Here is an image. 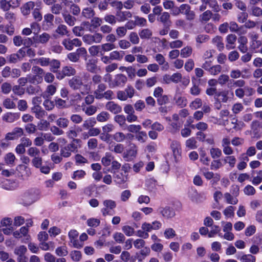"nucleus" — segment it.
Wrapping results in <instances>:
<instances>
[{
  "mask_svg": "<svg viewBox=\"0 0 262 262\" xmlns=\"http://www.w3.org/2000/svg\"><path fill=\"white\" fill-rule=\"evenodd\" d=\"M248 36L250 39V46L253 49H256L262 45V42L259 40V35L257 33L252 32L248 34Z\"/></svg>",
  "mask_w": 262,
  "mask_h": 262,
  "instance_id": "obj_9",
  "label": "nucleus"
},
{
  "mask_svg": "<svg viewBox=\"0 0 262 262\" xmlns=\"http://www.w3.org/2000/svg\"><path fill=\"white\" fill-rule=\"evenodd\" d=\"M35 6L34 3L33 2H29L26 3L21 8V12L24 15L29 14L30 10Z\"/></svg>",
  "mask_w": 262,
  "mask_h": 262,
  "instance_id": "obj_29",
  "label": "nucleus"
},
{
  "mask_svg": "<svg viewBox=\"0 0 262 262\" xmlns=\"http://www.w3.org/2000/svg\"><path fill=\"white\" fill-rule=\"evenodd\" d=\"M70 256L71 259L74 261H79L82 257L81 252L76 250L71 251Z\"/></svg>",
  "mask_w": 262,
  "mask_h": 262,
  "instance_id": "obj_59",
  "label": "nucleus"
},
{
  "mask_svg": "<svg viewBox=\"0 0 262 262\" xmlns=\"http://www.w3.org/2000/svg\"><path fill=\"white\" fill-rule=\"evenodd\" d=\"M127 136L133 137V135L131 134H127V135H125L123 133L118 132L113 135V138L117 142H122L126 139Z\"/></svg>",
  "mask_w": 262,
  "mask_h": 262,
  "instance_id": "obj_24",
  "label": "nucleus"
},
{
  "mask_svg": "<svg viewBox=\"0 0 262 262\" xmlns=\"http://www.w3.org/2000/svg\"><path fill=\"white\" fill-rule=\"evenodd\" d=\"M5 161L7 165L13 166L16 159L15 155L12 152L7 154L5 156Z\"/></svg>",
  "mask_w": 262,
  "mask_h": 262,
  "instance_id": "obj_42",
  "label": "nucleus"
},
{
  "mask_svg": "<svg viewBox=\"0 0 262 262\" xmlns=\"http://www.w3.org/2000/svg\"><path fill=\"white\" fill-rule=\"evenodd\" d=\"M164 236L167 239L173 238L176 235V231L171 228H166L164 232Z\"/></svg>",
  "mask_w": 262,
  "mask_h": 262,
  "instance_id": "obj_58",
  "label": "nucleus"
},
{
  "mask_svg": "<svg viewBox=\"0 0 262 262\" xmlns=\"http://www.w3.org/2000/svg\"><path fill=\"white\" fill-rule=\"evenodd\" d=\"M240 260L242 262H255V257L251 254H245L243 255Z\"/></svg>",
  "mask_w": 262,
  "mask_h": 262,
  "instance_id": "obj_64",
  "label": "nucleus"
},
{
  "mask_svg": "<svg viewBox=\"0 0 262 262\" xmlns=\"http://www.w3.org/2000/svg\"><path fill=\"white\" fill-rule=\"evenodd\" d=\"M81 140L80 139H74L70 143L61 147L60 155L64 158L70 157L72 152L76 153L78 148H80Z\"/></svg>",
  "mask_w": 262,
  "mask_h": 262,
  "instance_id": "obj_1",
  "label": "nucleus"
},
{
  "mask_svg": "<svg viewBox=\"0 0 262 262\" xmlns=\"http://www.w3.org/2000/svg\"><path fill=\"white\" fill-rule=\"evenodd\" d=\"M3 106L7 109L14 108L16 106L15 103L10 98H6L3 102Z\"/></svg>",
  "mask_w": 262,
  "mask_h": 262,
  "instance_id": "obj_63",
  "label": "nucleus"
},
{
  "mask_svg": "<svg viewBox=\"0 0 262 262\" xmlns=\"http://www.w3.org/2000/svg\"><path fill=\"white\" fill-rule=\"evenodd\" d=\"M108 149L116 154L122 153L124 149V146L121 144H116L113 142H110L108 146Z\"/></svg>",
  "mask_w": 262,
  "mask_h": 262,
  "instance_id": "obj_17",
  "label": "nucleus"
},
{
  "mask_svg": "<svg viewBox=\"0 0 262 262\" xmlns=\"http://www.w3.org/2000/svg\"><path fill=\"white\" fill-rule=\"evenodd\" d=\"M51 37V36L49 34L44 32L36 37H34L33 39L37 43L46 44L49 41Z\"/></svg>",
  "mask_w": 262,
  "mask_h": 262,
  "instance_id": "obj_18",
  "label": "nucleus"
},
{
  "mask_svg": "<svg viewBox=\"0 0 262 262\" xmlns=\"http://www.w3.org/2000/svg\"><path fill=\"white\" fill-rule=\"evenodd\" d=\"M113 159V156L110 153L107 152L105 157L102 158L101 162L104 166H108L111 164Z\"/></svg>",
  "mask_w": 262,
  "mask_h": 262,
  "instance_id": "obj_49",
  "label": "nucleus"
},
{
  "mask_svg": "<svg viewBox=\"0 0 262 262\" xmlns=\"http://www.w3.org/2000/svg\"><path fill=\"white\" fill-rule=\"evenodd\" d=\"M135 137L136 139L141 143H144L147 139V134L144 131H140Z\"/></svg>",
  "mask_w": 262,
  "mask_h": 262,
  "instance_id": "obj_61",
  "label": "nucleus"
},
{
  "mask_svg": "<svg viewBox=\"0 0 262 262\" xmlns=\"http://www.w3.org/2000/svg\"><path fill=\"white\" fill-rule=\"evenodd\" d=\"M27 154L34 158L40 156V150L36 147H30L27 150Z\"/></svg>",
  "mask_w": 262,
  "mask_h": 262,
  "instance_id": "obj_43",
  "label": "nucleus"
},
{
  "mask_svg": "<svg viewBox=\"0 0 262 262\" xmlns=\"http://www.w3.org/2000/svg\"><path fill=\"white\" fill-rule=\"evenodd\" d=\"M27 251V248L24 245L18 246L15 248L14 253L17 256V260L18 262H27L28 258L25 256Z\"/></svg>",
  "mask_w": 262,
  "mask_h": 262,
  "instance_id": "obj_4",
  "label": "nucleus"
},
{
  "mask_svg": "<svg viewBox=\"0 0 262 262\" xmlns=\"http://www.w3.org/2000/svg\"><path fill=\"white\" fill-rule=\"evenodd\" d=\"M56 123L58 127L65 128L69 126L70 121L66 118L60 117L57 119Z\"/></svg>",
  "mask_w": 262,
  "mask_h": 262,
  "instance_id": "obj_40",
  "label": "nucleus"
},
{
  "mask_svg": "<svg viewBox=\"0 0 262 262\" xmlns=\"http://www.w3.org/2000/svg\"><path fill=\"white\" fill-rule=\"evenodd\" d=\"M62 16L64 22L70 26H73L76 21V18L71 15L68 11L66 10L62 12Z\"/></svg>",
  "mask_w": 262,
  "mask_h": 262,
  "instance_id": "obj_16",
  "label": "nucleus"
},
{
  "mask_svg": "<svg viewBox=\"0 0 262 262\" xmlns=\"http://www.w3.org/2000/svg\"><path fill=\"white\" fill-rule=\"evenodd\" d=\"M186 146L190 149H195L197 148V142L194 138H190L186 140Z\"/></svg>",
  "mask_w": 262,
  "mask_h": 262,
  "instance_id": "obj_55",
  "label": "nucleus"
},
{
  "mask_svg": "<svg viewBox=\"0 0 262 262\" xmlns=\"http://www.w3.org/2000/svg\"><path fill=\"white\" fill-rule=\"evenodd\" d=\"M62 44L66 49L72 50L74 46L80 47L82 45V42L78 38H74L73 39L67 38L62 40Z\"/></svg>",
  "mask_w": 262,
  "mask_h": 262,
  "instance_id": "obj_6",
  "label": "nucleus"
},
{
  "mask_svg": "<svg viewBox=\"0 0 262 262\" xmlns=\"http://www.w3.org/2000/svg\"><path fill=\"white\" fill-rule=\"evenodd\" d=\"M106 85L104 83L97 85V88L94 92V95L96 99H101V96L106 89Z\"/></svg>",
  "mask_w": 262,
  "mask_h": 262,
  "instance_id": "obj_23",
  "label": "nucleus"
},
{
  "mask_svg": "<svg viewBox=\"0 0 262 262\" xmlns=\"http://www.w3.org/2000/svg\"><path fill=\"white\" fill-rule=\"evenodd\" d=\"M24 135V130L22 128L16 127L13 130L6 134V139L10 140H17Z\"/></svg>",
  "mask_w": 262,
  "mask_h": 262,
  "instance_id": "obj_5",
  "label": "nucleus"
},
{
  "mask_svg": "<svg viewBox=\"0 0 262 262\" xmlns=\"http://www.w3.org/2000/svg\"><path fill=\"white\" fill-rule=\"evenodd\" d=\"M49 66L50 67V71L52 72H57V71L60 67V62L57 59H51Z\"/></svg>",
  "mask_w": 262,
  "mask_h": 262,
  "instance_id": "obj_38",
  "label": "nucleus"
},
{
  "mask_svg": "<svg viewBox=\"0 0 262 262\" xmlns=\"http://www.w3.org/2000/svg\"><path fill=\"white\" fill-rule=\"evenodd\" d=\"M104 208H102L101 212L103 216H106L108 215H112L111 210H113L116 207L115 201L112 200H105L103 202Z\"/></svg>",
  "mask_w": 262,
  "mask_h": 262,
  "instance_id": "obj_3",
  "label": "nucleus"
},
{
  "mask_svg": "<svg viewBox=\"0 0 262 262\" xmlns=\"http://www.w3.org/2000/svg\"><path fill=\"white\" fill-rule=\"evenodd\" d=\"M236 39L237 37L235 34H230L228 35L226 38L227 41V44L226 45V49L228 50L234 49L235 46L233 45L236 42Z\"/></svg>",
  "mask_w": 262,
  "mask_h": 262,
  "instance_id": "obj_20",
  "label": "nucleus"
},
{
  "mask_svg": "<svg viewBox=\"0 0 262 262\" xmlns=\"http://www.w3.org/2000/svg\"><path fill=\"white\" fill-rule=\"evenodd\" d=\"M56 91V86L54 84H50L47 86L45 92L47 97L53 96Z\"/></svg>",
  "mask_w": 262,
  "mask_h": 262,
  "instance_id": "obj_57",
  "label": "nucleus"
},
{
  "mask_svg": "<svg viewBox=\"0 0 262 262\" xmlns=\"http://www.w3.org/2000/svg\"><path fill=\"white\" fill-rule=\"evenodd\" d=\"M26 92L29 95H35L40 92V88L30 85L26 88Z\"/></svg>",
  "mask_w": 262,
  "mask_h": 262,
  "instance_id": "obj_50",
  "label": "nucleus"
},
{
  "mask_svg": "<svg viewBox=\"0 0 262 262\" xmlns=\"http://www.w3.org/2000/svg\"><path fill=\"white\" fill-rule=\"evenodd\" d=\"M192 49L190 46H187L181 50L180 55L183 58H187L191 56Z\"/></svg>",
  "mask_w": 262,
  "mask_h": 262,
  "instance_id": "obj_48",
  "label": "nucleus"
},
{
  "mask_svg": "<svg viewBox=\"0 0 262 262\" xmlns=\"http://www.w3.org/2000/svg\"><path fill=\"white\" fill-rule=\"evenodd\" d=\"M101 46H92L89 49L90 54L92 56H98L99 54L101 55Z\"/></svg>",
  "mask_w": 262,
  "mask_h": 262,
  "instance_id": "obj_47",
  "label": "nucleus"
},
{
  "mask_svg": "<svg viewBox=\"0 0 262 262\" xmlns=\"http://www.w3.org/2000/svg\"><path fill=\"white\" fill-rule=\"evenodd\" d=\"M191 127L192 128H196L202 132L205 131L207 129L208 127V124L204 122H199L196 124L191 125Z\"/></svg>",
  "mask_w": 262,
  "mask_h": 262,
  "instance_id": "obj_53",
  "label": "nucleus"
},
{
  "mask_svg": "<svg viewBox=\"0 0 262 262\" xmlns=\"http://www.w3.org/2000/svg\"><path fill=\"white\" fill-rule=\"evenodd\" d=\"M250 14L256 17L262 16V9L257 6H252L250 9Z\"/></svg>",
  "mask_w": 262,
  "mask_h": 262,
  "instance_id": "obj_44",
  "label": "nucleus"
},
{
  "mask_svg": "<svg viewBox=\"0 0 262 262\" xmlns=\"http://www.w3.org/2000/svg\"><path fill=\"white\" fill-rule=\"evenodd\" d=\"M103 35L100 33H95L93 34H88L82 36V40L86 44L92 45L101 42Z\"/></svg>",
  "mask_w": 262,
  "mask_h": 262,
  "instance_id": "obj_2",
  "label": "nucleus"
},
{
  "mask_svg": "<svg viewBox=\"0 0 262 262\" xmlns=\"http://www.w3.org/2000/svg\"><path fill=\"white\" fill-rule=\"evenodd\" d=\"M171 148L175 157L180 156L181 148L180 143L177 141H173L171 144Z\"/></svg>",
  "mask_w": 262,
  "mask_h": 262,
  "instance_id": "obj_25",
  "label": "nucleus"
},
{
  "mask_svg": "<svg viewBox=\"0 0 262 262\" xmlns=\"http://www.w3.org/2000/svg\"><path fill=\"white\" fill-rule=\"evenodd\" d=\"M96 124V121L94 118H89L85 120L82 124V127L85 129H89L92 128Z\"/></svg>",
  "mask_w": 262,
  "mask_h": 262,
  "instance_id": "obj_39",
  "label": "nucleus"
},
{
  "mask_svg": "<svg viewBox=\"0 0 262 262\" xmlns=\"http://www.w3.org/2000/svg\"><path fill=\"white\" fill-rule=\"evenodd\" d=\"M55 253L60 257L67 256L68 254L67 247L65 246H62L57 248L55 250Z\"/></svg>",
  "mask_w": 262,
  "mask_h": 262,
  "instance_id": "obj_46",
  "label": "nucleus"
},
{
  "mask_svg": "<svg viewBox=\"0 0 262 262\" xmlns=\"http://www.w3.org/2000/svg\"><path fill=\"white\" fill-rule=\"evenodd\" d=\"M19 118L18 113H7L3 117V120L7 122L12 123Z\"/></svg>",
  "mask_w": 262,
  "mask_h": 262,
  "instance_id": "obj_21",
  "label": "nucleus"
},
{
  "mask_svg": "<svg viewBox=\"0 0 262 262\" xmlns=\"http://www.w3.org/2000/svg\"><path fill=\"white\" fill-rule=\"evenodd\" d=\"M224 196L228 204L235 205L238 203V199L232 194H231L230 193L226 192Z\"/></svg>",
  "mask_w": 262,
  "mask_h": 262,
  "instance_id": "obj_34",
  "label": "nucleus"
},
{
  "mask_svg": "<svg viewBox=\"0 0 262 262\" xmlns=\"http://www.w3.org/2000/svg\"><path fill=\"white\" fill-rule=\"evenodd\" d=\"M109 117V114L106 112L103 111L97 116V120L99 122H103L106 121Z\"/></svg>",
  "mask_w": 262,
  "mask_h": 262,
  "instance_id": "obj_56",
  "label": "nucleus"
},
{
  "mask_svg": "<svg viewBox=\"0 0 262 262\" xmlns=\"http://www.w3.org/2000/svg\"><path fill=\"white\" fill-rule=\"evenodd\" d=\"M51 59L47 57H40L35 58L32 60L34 61L36 64L40 65L41 67H47L50 64Z\"/></svg>",
  "mask_w": 262,
  "mask_h": 262,
  "instance_id": "obj_33",
  "label": "nucleus"
},
{
  "mask_svg": "<svg viewBox=\"0 0 262 262\" xmlns=\"http://www.w3.org/2000/svg\"><path fill=\"white\" fill-rule=\"evenodd\" d=\"M212 43L215 45L217 49L220 51H222L224 49V44L223 39L221 36H216L212 39Z\"/></svg>",
  "mask_w": 262,
  "mask_h": 262,
  "instance_id": "obj_26",
  "label": "nucleus"
},
{
  "mask_svg": "<svg viewBox=\"0 0 262 262\" xmlns=\"http://www.w3.org/2000/svg\"><path fill=\"white\" fill-rule=\"evenodd\" d=\"M101 56L104 54L106 52H109L116 48V46L114 43L107 42L101 45Z\"/></svg>",
  "mask_w": 262,
  "mask_h": 262,
  "instance_id": "obj_32",
  "label": "nucleus"
},
{
  "mask_svg": "<svg viewBox=\"0 0 262 262\" xmlns=\"http://www.w3.org/2000/svg\"><path fill=\"white\" fill-rule=\"evenodd\" d=\"M120 258L124 262H135L130 253L128 251H123L120 255Z\"/></svg>",
  "mask_w": 262,
  "mask_h": 262,
  "instance_id": "obj_51",
  "label": "nucleus"
},
{
  "mask_svg": "<svg viewBox=\"0 0 262 262\" xmlns=\"http://www.w3.org/2000/svg\"><path fill=\"white\" fill-rule=\"evenodd\" d=\"M105 108L111 113L117 114L122 111L121 106L114 101H108L106 103Z\"/></svg>",
  "mask_w": 262,
  "mask_h": 262,
  "instance_id": "obj_12",
  "label": "nucleus"
},
{
  "mask_svg": "<svg viewBox=\"0 0 262 262\" xmlns=\"http://www.w3.org/2000/svg\"><path fill=\"white\" fill-rule=\"evenodd\" d=\"M137 154V149L135 146L134 148H130L127 150L126 152L124 153L123 157L127 159V160L130 159L132 157H135Z\"/></svg>",
  "mask_w": 262,
  "mask_h": 262,
  "instance_id": "obj_52",
  "label": "nucleus"
},
{
  "mask_svg": "<svg viewBox=\"0 0 262 262\" xmlns=\"http://www.w3.org/2000/svg\"><path fill=\"white\" fill-rule=\"evenodd\" d=\"M228 91H222L218 92L216 95H215L214 98L218 101L226 102L228 99Z\"/></svg>",
  "mask_w": 262,
  "mask_h": 262,
  "instance_id": "obj_31",
  "label": "nucleus"
},
{
  "mask_svg": "<svg viewBox=\"0 0 262 262\" xmlns=\"http://www.w3.org/2000/svg\"><path fill=\"white\" fill-rule=\"evenodd\" d=\"M114 120L118 123L119 126L123 129H125L127 126L126 123V117L123 115H117L115 116Z\"/></svg>",
  "mask_w": 262,
  "mask_h": 262,
  "instance_id": "obj_27",
  "label": "nucleus"
},
{
  "mask_svg": "<svg viewBox=\"0 0 262 262\" xmlns=\"http://www.w3.org/2000/svg\"><path fill=\"white\" fill-rule=\"evenodd\" d=\"M28 76L29 83L31 84L37 85L41 83L43 81V76L42 75L28 74Z\"/></svg>",
  "mask_w": 262,
  "mask_h": 262,
  "instance_id": "obj_22",
  "label": "nucleus"
},
{
  "mask_svg": "<svg viewBox=\"0 0 262 262\" xmlns=\"http://www.w3.org/2000/svg\"><path fill=\"white\" fill-rule=\"evenodd\" d=\"M157 20L163 24L164 26H170L171 24L170 14L167 12H162L158 16Z\"/></svg>",
  "mask_w": 262,
  "mask_h": 262,
  "instance_id": "obj_15",
  "label": "nucleus"
},
{
  "mask_svg": "<svg viewBox=\"0 0 262 262\" xmlns=\"http://www.w3.org/2000/svg\"><path fill=\"white\" fill-rule=\"evenodd\" d=\"M32 112L38 119H42L47 115V112L39 105H36L31 108Z\"/></svg>",
  "mask_w": 262,
  "mask_h": 262,
  "instance_id": "obj_14",
  "label": "nucleus"
},
{
  "mask_svg": "<svg viewBox=\"0 0 262 262\" xmlns=\"http://www.w3.org/2000/svg\"><path fill=\"white\" fill-rule=\"evenodd\" d=\"M158 211L166 219L173 217L175 215L174 210L169 207H160Z\"/></svg>",
  "mask_w": 262,
  "mask_h": 262,
  "instance_id": "obj_11",
  "label": "nucleus"
},
{
  "mask_svg": "<svg viewBox=\"0 0 262 262\" xmlns=\"http://www.w3.org/2000/svg\"><path fill=\"white\" fill-rule=\"evenodd\" d=\"M212 16V12L210 10H206L200 15L199 19L202 23L207 22L210 19Z\"/></svg>",
  "mask_w": 262,
  "mask_h": 262,
  "instance_id": "obj_41",
  "label": "nucleus"
},
{
  "mask_svg": "<svg viewBox=\"0 0 262 262\" xmlns=\"http://www.w3.org/2000/svg\"><path fill=\"white\" fill-rule=\"evenodd\" d=\"M38 198V194L35 191H29L24 194V203L26 205H30L36 201Z\"/></svg>",
  "mask_w": 262,
  "mask_h": 262,
  "instance_id": "obj_7",
  "label": "nucleus"
},
{
  "mask_svg": "<svg viewBox=\"0 0 262 262\" xmlns=\"http://www.w3.org/2000/svg\"><path fill=\"white\" fill-rule=\"evenodd\" d=\"M62 69L63 71V74L66 76H73L76 74L75 70L71 67L66 66L63 67Z\"/></svg>",
  "mask_w": 262,
  "mask_h": 262,
  "instance_id": "obj_60",
  "label": "nucleus"
},
{
  "mask_svg": "<svg viewBox=\"0 0 262 262\" xmlns=\"http://www.w3.org/2000/svg\"><path fill=\"white\" fill-rule=\"evenodd\" d=\"M97 107L94 105H89L82 108V111L88 116L94 115L97 112Z\"/></svg>",
  "mask_w": 262,
  "mask_h": 262,
  "instance_id": "obj_45",
  "label": "nucleus"
},
{
  "mask_svg": "<svg viewBox=\"0 0 262 262\" xmlns=\"http://www.w3.org/2000/svg\"><path fill=\"white\" fill-rule=\"evenodd\" d=\"M155 59L159 64L163 65V68H165L166 70L168 69V63L166 62L165 58L161 54H157L155 56Z\"/></svg>",
  "mask_w": 262,
  "mask_h": 262,
  "instance_id": "obj_36",
  "label": "nucleus"
},
{
  "mask_svg": "<svg viewBox=\"0 0 262 262\" xmlns=\"http://www.w3.org/2000/svg\"><path fill=\"white\" fill-rule=\"evenodd\" d=\"M139 35L142 39H149L152 35V32L148 28L143 29L139 32Z\"/></svg>",
  "mask_w": 262,
  "mask_h": 262,
  "instance_id": "obj_28",
  "label": "nucleus"
},
{
  "mask_svg": "<svg viewBox=\"0 0 262 262\" xmlns=\"http://www.w3.org/2000/svg\"><path fill=\"white\" fill-rule=\"evenodd\" d=\"M69 84L73 90H81L82 86L86 88L88 85L84 84L82 78L79 76H75L69 81Z\"/></svg>",
  "mask_w": 262,
  "mask_h": 262,
  "instance_id": "obj_8",
  "label": "nucleus"
},
{
  "mask_svg": "<svg viewBox=\"0 0 262 262\" xmlns=\"http://www.w3.org/2000/svg\"><path fill=\"white\" fill-rule=\"evenodd\" d=\"M117 21L123 22L132 17V14L128 11H117L116 13Z\"/></svg>",
  "mask_w": 262,
  "mask_h": 262,
  "instance_id": "obj_13",
  "label": "nucleus"
},
{
  "mask_svg": "<svg viewBox=\"0 0 262 262\" xmlns=\"http://www.w3.org/2000/svg\"><path fill=\"white\" fill-rule=\"evenodd\" d=\"M128 39L130 43L132 42L134 45H137L139 43L140 39L136 32H132L129 36Z\"/></svg>",
  "mask_w": 262,
  "mask_h": 262,
  "instance_id": "obj_54",
  "label": "nucleus"
},
{
  "mask_svg": "<svg viewBox=\"0 0 262 262\" xmlns=\"http://www.w3.org/2000/svg\"><path fill=\"white\" fill-rule=\"evenodd\" d=\"M210 154L213 159L220 158L222 156V151L218 148H211L210 150Z\"/></svg>",
  "mask_w": 262,
  "mask_h": 262,
  "instance_id": "obj_62",
  "label": "nucleus"
},
{
  "mask_svg": "<svg viewBox=\"0 0 262 262\" xmlns=\"http://www.w3.org/2000/svg\"><path fill=\"white\" fill-rule=\"evenodd\" d=\"M81 14L82 16H83L85 18L90 19L93 17L95 13V11L93 9H92L91 8L88 7L85 8L82 10Z\"/></svg>",
  "mask_w": 262,
  "mask_h": 262,
  "instance_id": "obj_37",
  "label": "nucleus"
},
{
  "mask_svg": "<svg viewBox=\"0 0 262 262\" xmlns=\"http://www.w3.org/2000/svg\"><path fill=\"white\" fill-rule=\"evenodd\" d=\"M203 175L206 179L210 180L213 179L215 182L219 181L221 178V176L219 174H214L213 172L209 171L207 170L203 171Z\"/></svg>",
  "mask_w": 262,
  "mask_h": 262,
  "instance_id": "obj_30",
  "label": "nucleus"
},
{
  "mask_svg": "<svg viewBox=\"0 0 262 262\" xmlns=\"http://www.w3.org/2000/svg\"><path fill=\"white\" fill-rule=\"evenodd\" d=\"M260 123L258 121L254 120L252 122L251 124V133L254 135V137L259 138L260 137Z\"/></svg>",
  "mask_w": 262,
  "mask_h": 262,
  "instance_id": "obj_19",
  "label": "nucleus"
},
{
  "mask_svg": "<svg viewBox=\"0 0 262 262\" xmlns=\"http://www.w3.org/2000/svg\"><path fill=\"white\" fill-rule=\"evenodd\" d=\"M63 6L62 4L55 3L51 8V11L52 13L58 15L62 13Z\"/></svg>",
  "mask_w": 262,
  "mask_h": 262,
  "instance_id": "obj_35",
  "label": "nucleus"
},
{
  "mask_svg": "<svg viewBox=\"0 0 262 262\" xmlns=\"http://www.w3.org/2000/svg\"><path fill=\"white\" fill-rule=\"evenodd\" d=\"M127 81V77L122 74H119L115 76L113 82L114 87H123Z\"/></svg>",
  "mask_w": 262,
  "mask_h": 262,
  "instance_id": "obj_10",
  "label": "nucleus"
}]
</instances>
